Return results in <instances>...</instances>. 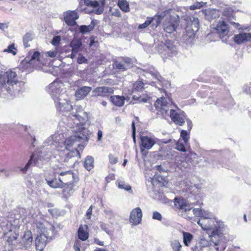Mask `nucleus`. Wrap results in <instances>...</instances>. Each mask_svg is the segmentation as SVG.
Segmentation results:
<instances>
[{
	"label": "nucleus",
	"instance_id": "4d7b16f0",
	"mask_svg": "<svg viewBox=\"0 0 251 251\" xmlns=\"http://www.w3.org/2000/svg\"><path fill=\"white\" fill-rule=\"evenodd\" d=\"M57 135H53L48 139V142L50 145H54V141L56 139Z\"/></svg>",
	"mask_w": 251,
	"mask_h": 251
},
{
	"label": "nucleus",
	"instance_id": "c9c22d12",
	"mask_svg": "<svg viewBox=\"0 0 251 251\" xmlns=\"http://www.w3.org/2000/svg\"><path fill=\"white\" fill-rule=\"evenodd\" d=\"M118 6H119V7L120 8V9L122 11H123L125 12L129 11V10H130L129 6V4L127 1L125 0H119L118 1Z\"/></svg>",
	"mask_w": 251,
	"mask_h": 251
},
{
	"label": "nucleus",
	"instance_id": "6e6552de",
	"mask_svg": "<svg viewBox=\"0 0 251 251\" xmlns=\"http://www.w3.org/2000/svg\"><path fill=\"white\" fill-rule=\"evenodd\" d=\"M231 15V14H228L227 13L226 11H225L223 13V16H224L223 20L222 21H219L215 27L217 33L221 37L226 36L229 32V27L226 21H230Z\"/></svg>",
	"mask_w": 251,
	"mask_h": 251
},
{
	"label": "nucleus",
	"instance_id": "774afa93",
	"mask_svg": "<svg viewBox=\"0 0 251 251\" xmlns=\"http://www.w3.org/2000/svg\"><path fill=\"white\" fill-rule=\"evenodd\" d=\"M132 136L134 141H135V123L134 122L132 123Z\"/></svg>",
	"mask_w": 251,
	"mask_h": 251
},
{
	"label": "nucleus",
	"instance_id": "473e14b6",
	"mask_svg": "<svg viewBox=\"0 0 251 251\" xmlns=\"http://www.w3.org/2000/svg\"><path fill=\"white\" fill-rule=\"evenodd\" d=\"M84 166L88 171H90L94 167L93 158L88 156L84 161Z\"/></svg>",
	"mask_w": 251,
	"mask_h": 251
},
{
	"label": "nucleus",
	"instance_id": "864d4df0",
	"mask_svg": "<svg viewBox=\"0 0 251 251\" xmlns=\"http://www.w3.org/2000/svg\"><path fill=\"white\" fill-rule=\"evenodd\" d=\"M109 162L112 164H115L118 162V158L114 156L112 154L109 155Z\"/></svg>",
	"mask_w": 251,
	"mask_h": 251
},
{
	"label": "nucleus",
	"instance_id": "4468645a",
	"mask_svg": "<svg viewBox=\"0 0 251 251\" xmlns=\"http://www.w3.org/2000/svg\"><path fill=\"white\" fill-rule=\"evenodd\" d=\"M85 4L93 7V11L97 14H101L104 10V0H85Z\"/></svg>",
	"mask_w": 251,
	"mask_h": 251
},
{
	"label": "nucleus",
	"instance_id": "a19ab883",
	"mask_svg": "<svg viewBox=\"0 0 251 251\" xmlns=\"http://www.w3.org/2000/svg\"><path fill=\"white\" fill-rule=\"evenodd\" d=\"M4 52H7L15 55L17 54V49L15 48L14 44H12L10 45L7 49H5Z\"/></svg>",
	"mask_w": 251,
	"mask_h": 251
},
{
	"label": "nucleus",
	"instance_id": "7c9ffc66",
	"mask_svg": "<svg viewBox=\"0 0 251 251\" xmlns=\"http://www.w3.org/2000/svg\"><path fill=\"white\" fill-rule=\"evenodd\" d=\"M210 236V235L208 236V238L203 237H201L199 242L200 246H201L202 248L207 247L211 246L212 244L215 246L214 243L212 241Z\"/></svg>",
	"mask_w": 251,
	"mask_h": 251
},
{
	"label": "nucleus",
	"instance_id": "9b49d317",
	"mask_svg": "<svg viewBox=\"0 0 251 251\" xmlns=\"http://www.w3.org/2000/svg\"><path fill=\"white\" fill-rule=\"evenodd\" d=\"M142 211L140 207L134 208L130 212L129 221L134 226L141 223L142 218Z\"/></svg>",
	"mask_w": 251,
	"mask_h": 251
},
{
	"label": "nucleus",
	"instance_id": "603ef678",
	"mask_svg": "<svg viewBox=\"0 0 251 251\" xmlns=\"http://www.w3.org/2000/svg\"><path fill=\"white\" fill-rule=\"evenodd\" d=\"M61 40V38L59 36H56L54 37L51 41V44L54 46L58 45Z\"/></svg>",
	"mask_w": 251,
	"mask_h": 251
},
{
	"label": "nucleus",
	"instance_id": "3c124183",
	"mask_svg": "<svg viewBox=\"0 0 251 251\" xmlns=\"http://www.w3.org/2000/svg\"><path fill=\"white\" fill-rule=\"evenodd\" d=\"M210 217H212L211 213L207 211L201 210V219H207Z\"/></svg>",
	"mask_w": 251,
	"mask_h": 251
},
{
	"label": "nucleus",
	"instance_id": "72a5a7b5",
	"mask_svg": "<svg viewBox=\"0 0 251 251\" xmlns=\"http://www.w3.org/2000/svg\"><path fill=\"white\" fill-rule=\"evenodd\" d=\"M34 36L31 33H26L24 36L23 37V43L25 48H26L30 46L29 44H28V42L31 41L33 39Z\"/></svg>",
	"mask_w": 251,
	"mask_h": 251
},
{
	"label": "nucleus",
	"instance_id": "f03ea898",
	"mask_svg": "<svg viewBox=\"0 0 251 251\" xmlns=\"http://www.w3.org/2000/svg\"><path fill=\"white\" fill-rule=\"evenodd\" d=\"M203 230H212L210 238L215 245H218L222 241L225 228L223 222L212 217L207 219H200L197 222Z\"/></svg>",
	"mask_w": 251,
	"mask_h": 251
},
{
	"label": "nucleus",
	"instance_id": "f257e3e1",
	"mask_svg": "<svg viewBox=\"0 0 251 251\" xmlns=\"http://www.w3.org/2000/svg\"><path fill=\"white\" fill-rule=\"evenodd\" d=\"M49 92L58 110L70 112L68 116L73 121V124H75V122L84 124L87 120V114L82 107L79 105L73 107L67 100V96L65 94L64 85L60 80H56L52 82L49 87Z\"/></svg>",
	"mask_w": 251,
	"mask_h": 251
},
{
	"label": "nucleus",
	"instance_id": "b1692460",
	"mask_svg": "<svg viewBox=\"0 0 251 251\" xmlns=\"http://www.w3.org/2000/svg\"><path fill=\"white\" fill-rule=\"evenodd\" d=\"M91 90L92 88L91 87L83 86L75 92V95L77 98L81 99L86 97Z\"/></svg>",
	"mask_w": 251,
	"mask_h": 251
},
{
	"label": "nucleus",
	"instance_id": "f704fd0d",
	"mask_svg": "<svg viewBox=\"0 0 251 251\" xmlns=\"http://www.w3.org/2000/svg\"><path fill=\"white\" fill-rule=\"evenodd\" d=\"M183 240L184 245L186 246H189L193 238V235L190 233L183 232Z\"/></svg>",
	"mask_w": 251,
	"mask_h": 251
},
{
	"label": "nucleus",
	"instance_id": "393cba45",
	"mask_svg": "<svg viewBox=\"0 0 251 251\" xmlns=\"http://www.w3.org/2000/svg\"><path fill=\"white\" fill-rule=\"evenodd\" d=\"M45 179L47 184L51 188H62V183L59 181V178L57 179L55 176L53 178H50L49 176H47Z\"/></svg>",
	"mask_w": 251,
	"mask_h": 251
},
{
	"label": "nucleus",
	"instance_id": "1a4fd4ad",
	"mask_svg": "<svg viewBox=\"0 0 251 251\" xmlns=\"http://www.w3.org/2000/svg\"><path fill=\"white\" fill-rule=\"evenodd\" d=\"M155 142L152 138L148 136L141 137V151L142 154L146 155L148 153L147 151L150 150L155 144Z\"/></svg>",
	"mask_w": 251,
	"mask_h": 251
},
{
	"label": "nucleus",
	"instance_id": "cd10ccee",
	"mask_svg": "<svg viewBox=\"0 0 251 251\" xmlns=\"http://www.w3.org/2000/svg\"><path fill=\"white\" fill-rule=\"evenodd\" d=\"M37 227L39 230V232L42 235H45V234L50 235V232H51V233H52L53 232V227L52 226H51L50 228L49 229L46 227L43 224L39 223L37 224Z\"/></svg>",
	"mask_w": 251,
	"mask_h": 251
},
{
	"label": "nucleus",
	"instance_id": "79ce46f5",
	"mask_svg": "<svg viewBox=\"0 0 251 251\" xmlns=\"http://www.w3.org/2000/svg\"><path fill=\"white\" fill-rule=\"evenodd\" d=\"M40 54L38 51H35L29 60V63L32 64L39 60Z\"/></svg>",
	"mask_w": 251,
	"mask_h": 251
},
{
	"label": "nucleus",
	"instance_id": "39448f33",
	"mask_svg": "<svg viewBox=\"0 0 251 251\" xmlns=\"http://www.w3.org/2000/svg\"><path fill=\"white\" fill-rule=\"evenodd\" d=\"M161 16H165L163 27L166 32L172 33L176 29L179 23V17L172 9L165 10Z\"/></svg>",
	"mask_w": 251,
	"mask_h": 251
},
{
	"label": "nucleus",
	"instance_id": "20e7f679",
	"mask_svg": "<svg viewBox=\"0 0 251 251\" xmlns=\"http://www.w3.org/2000/svg\"><path fill=\"white\" fill-rule=\"evenodd\" d=\"M24 83L19 81L17 74L8 71L0 75V88L4 87L9 92H19L23 91Z\"/></svg>",
	"mask_w": 251,
	"mask_h": 251
},
{
	"label": "nucleus",
	"instance_id": "5fc2aeb1",
	"mask_svg": "<svg viewBox=\"0 0 251 251\" xmlns=\"http://www.w3.org/2000/svg\"><path fill=\"white\" fill-rule=\"evenodd\" d=\"M110 12L111 13V15L117 17H120L121 16V13L120 10L118 9L115 8L110 10Z\"/></svg>",
	"mask_w": 251,
	"mask_h": 251
},
{
	"label": "nucleus",
	"instance_id": "f3484780",
	"mask_svg": "<svg viewBox=\"0 0 251 251\" xmlns=\"http://www.w3.org/2000/svg\"><path fill=\"white\" fill-rule=\"evenodd\" d=\"M50 237L49 234H45L42 235L40 234L39 235L37 236L35 239V245L36 248L37 250L42 251L46 246L47 239Z\"/></svg>",
	"mask_w": 251,
	"mask_h": 251
},
{
	"label": "nucleus",
	"instance_id": "0e129e2a",
	"mask_svg": "<svg viewBox=\"0 0 251 251\" xmlns=\"http://www.w3.org/2000/svg\"><path fill=\"white\" fill-rule=\"evenodd\" d=\"M57 53L56 50H52L48 51L46 53L50 57H55L57 55Z\"/></svg>",
	"mask_w": 251,
	"mask_h": 251
},
{
	"label": "nucleus",
	"instance_id": "680f3d73",
	"mask_svg": "<svg viewBox=\"0 0 251 251\" xmlns=\"http://www.w3.org/2000/svg\"><path fill=\"white\" fill-rule=\"evenodd\" d=\"M92 205L90 206L89 208L87 210L86 213V218L88 219H90L91 218V216L92 215Z\"/></svg>",
	"mask_w": 251,
	"mask_h": 251
},
{
	"label": "nucleus",
	"instance_id": "dca6fc26",
	"mask_svg": "<svg viewBox=\"0 0 251 251\" xmlns=\"http://www.w3.org/2000/svg\"><path fill=\"white\" fill-rule=\"evenodd\" d=\"M42 153H41V154H39L38 152H34L31 155L30 159L26 164L25 167L24 168L21 169V171L23 173H25L29 166L32 164L35 165L39 166V160H41L43 158V156L42 155Z\"/></svg>",
	"mask_w": 251,
	"mask_h": 251
},
{
	"label": "nucleus",
	"instance_id": "ea45409f",
	"mask_svg": "<svg viewBox=\"0 0 251 251\" xmlns=\"http://www.w3.org/2000/svg\"><path fill=\"white\" fill-rule=\"evenodd\" d=\"M176 149L179 151H181L183 152L186 151V149L185 146L187 145H185V143L182 142L181 140H179L176 144Z\"/></svg>",
	"mask_w": 251,
	"mask_h": 251
},
{
	"label": "nucleus",
	"instance_id": "37998d69",
	"mask_svg": "<svg viewBox=\"0 0 251 251\" xmlns=\"http://www.w3.org/2000/svg\"><path fill=\"white\" fill-rule=\"evenodd\" d=\"M78 153V151L76 149H75V151H69L66 154V156L64 159V161L67 162L69 159L72 158Z\"/></svg>",
	"mask_w": 251,
	"mask_h": 251
},
{
	"label": "nucleus",
	"instance_id": "49530a36",
	"mask_svg": "<svg viewBox=\"0 0 251 251\" xmlns=\"http://www.w3.org/2000/svg\"><path fill=\"white\" fill-rule=\"evenodd\" d=\"M118 187L120 189H125L126 191H129L131 189V186L130 185L125 184V182L123 181L119 182Z\"/></svg>",
	"mask_w": 251,
	"mask_h": 251
},
{
	"label": "nucleus",
	"instance_id": "2f4dec72",
	"mask_svg": "<svg viewBox=\"0 0 251 251\" xmlns=\"http://www.w3.org/2000/svg\"><path fill=\"white\" fill-rule=\"evenodd\" d=\"M162 13L160 15H156L153 18H149V20H151V26L152 28L156 27L160 23L162 20L164 19L165 16H161Z\"/></svg>",
	"mask_w": 251,
	"mask_h": 251
},
{
	"label": "nucleus",
	"instance_id": "bb28decb",
	"mask_svg": "<svg viewBox=\"0 0 251 251\" xmlns=\"http://www.w3.org/2000/svg\"><path fill=\"white\" fill-rule=\"evenodd\" d=\"M82 46V42L80 39L74 38L70 44V46L72 50L75 51H78Z\"/></svg>",
	"mask_w": 251,
	"mask_h": 251
},
{
	"label": "nucleus",
	"instance_id": "69168bd1",
	"mask_svg": "<svg viewBox=\"0 0 251 251\" xmlns=\"http://www.w3.org/2000/svg\"><path fill=\"white\" fill-rule=\"evenodd\" d=\"M153 169L157 170L160 173L166 172V170L164 168H163L161 165L155 166L153 168Z\"/></svg>",
	"mask_w": 251,
	"mask_h": 251
},
{
	"label": "nucleus",
	"instance_id": "ddd939ff",
	"mask_svg": "<svg viewBox=\"0 0 251 251\" xmlns=\"http://www.w3.org/2000/svg\"><path fill=\"white\" fill-rule=\"evenodd\" d=\"M78 18L79 15L76 10H69L64 12V21L68 25H75L76 24L75 20Z\"/></svg>",
	"mask_w": 251,
	"mask_h": 251
},
{
	"label": "nucleus",
	"instance_id": "a211bd4d",
	"mask_svg": "<svg viewBox=\"0 0 251 251\" xmlns=\"http://www.w3.org/2000/svg\"><path fill=\"white\" fill-rule=\"evenodd\" d=\"M175 204L179 209L187 212L192 209V205L183 199H175Z\"/></svg>",
	"mask_w": 251,
	"mask_h": 251
},
{
	"label": "nucleus",
	"instance_id": "bf43d9fd",
	"mask_svg": "<svg viewBox=\"0 0 251 251\" xmlns=\"http://www.w3.org/2000/svg\"><path fill=\"white\" fill-rule=\"evenodd\" d=\"M87 61V60L83 56L79 55L77 58V62L79 64L86 63Z\"/></svg>",
	"mask_w": 251,
	"mask_h": 251
},
{
	"label": "nucleus",
	"instance_id": "58836bf2",
	"mask_svg": "<svg viewBox=\"0 0 251 251\" xmlns=\"http://www.w3.org/2000/svg\"><path fill=\"white\" fill-rule=\"evenodd\" d=\"M180 137L182 139L185 145L188 144V141L190 138V135L186 130H182L180 133Z\"/></svg>",
	"mask_w": 251,
	"mask_h": 251
},
{
	"label": "nucleus",
	"instance_id": "c85d7f7f",
	"mask_svg": "<svg viewBox=\"0 0 251 251\" xmlns=\"http://www.w3.org/2000/svg\"><path fill=\"white\" fill-rule=\"evenodd\" d=\"M125 97L119 96H112L110 97L111 101L117 106H122L125 103Z\"/></svg>",
	"mask_w": 251,
	"mask_h": 251
},
{
	"label": "nucleus",
	"instance_id": "423d86ee",
	"mask_svg": "<svg viewBox=\"0 0 251 251\" xmlns=\"http://www.w3.org/2000/svg\"><path fill=\"white\" fill-rule=\"evenodd\" d=\"M55 175L59 176V181L62 183V187L68 188L72 191L74 187V181L75 180V174L70 171H63L61 168L55 169L54 171Z\"/></svg>",
	"mask_w": 251,
	"mask_h": 251
},
{
	"label": "nucleus",
	"instance_id": "7ed1b4c3",
	"mask_svg": "<svg viewBox=\"0 0 251 251\" xmlns=\"http://www.w3.org/2000/svg\"><path fill=\"white\" fill-rule=\"evenodd\" d=\"M84 124L78 122L73 124L71 121L69 123V126L73 129L72 131L74 134L67 138L64 141V144L66 150H69L74 145L78 142L85 143L88 141L89 130L84 126Z\"/></svg>",
	"mask_w": 251,
	"mask_h": 251
},
{
	"label": "nucleus",
	"instance_id": "6e6d98bb",
	"mask_svg": "<svg viewBox=\"0 0 251 251\" xmlns=\"http://www.w3.org/2000/svg\"><path fill=\"white\" fill-rule=\"evenodd\" d=\"M152 219L154 220L161 221L162 220V216L158 212L155 211L153 213Z\"/></svg>",
	"mask_w": 251,
	"mask_h": 251
},
{
	"label": "nucleus",
	"instance_id": "2eb2a0df",
	"mask_svg": "<svg viewBox=\"0 0 251 251\" xmlns=\"http://www.w3.org/2000/svg\"><path fill=\"white\" fill-rule=\"evenodd\" d=\"M113 88L105 86L99 87L93 90V93L95 97H107L109 94H113Z\"/></svg>",
	"mask_w": 251,
	"mask_h": 251
},
{
	"label": "nucleus",
	"instance_id": "338daca9",
	"mask_svg": "<svg viewBox=\"0 0 251 251\" xmlns=\"http://www.w3.org/2000/svg\"><path fill=\"white\" fill-rule=\"evenodd\" d=\"M8 27L7 23H0V29L4 30L7 29Z\"/></svg>",
	"mask_w": 251,
	"mask_h": 251
},
{
	"label": "nucleus",
	"instance_id": "f8f14e48",
	"mask_svg": "<svg viewBox=\"0 0 251 251\" xmlns=\"http://www.w3.org/2000/svg\"><path fill=\"white\" fill-rule=\"evenodd\" d=\"M154 106L162 113L163 116L168 115V112L169 108L168 102L164 98L161 97L158 99L154 103Z\"/></svg>",
	"mask_w": 251,
	"mask_h": 251
},
{
	"label": "nucleus",
	"instance_id": "a878e982",
	"mask_svg": "<svg viewBox=\"0 0 251 251\" xmlns=\"http://www.w3.org/2000/svg\"><path fill=\"white\" fill-rule=\"evenodd\" d=\"M88 226L85 225L83 226H81L78 230V238L82 240H86L88 238V232H87Z\"/></svg>",
	"mask_w": 251,
	"mask_h": 251
},
{
	"label": "nucleus",
	"instance_id": "412c9836",
	"mask_svg": "<svg viewBox=\"0 0 251 251\" xmlns=\"http://www.w3.org/2000/svg\"><path fill=\"white\" fill-rule=\"evenodd\" d=\"M32 232L29 230L25 231L21 240L22 245L23 247L25 248L30 247L32 245Z\"/></svg>",
	"mask_w": 251,
	"mask_h": 251
},
{
	"label": "nucleus",
	"instance_id": "aec40b11",
	"mask_svg": "<svg viewBox=\"0 0 251 251\" xmlns=\"http://www.w3.org/2000/svg\"><path fill=\"white\" fill-rule=\"evenodd\" d=\"M143 70L145 73L144 75L146 77L149 78L150 76L151 75L153 78L157 79L159 81H162V77L152 66L146 67L143 69Z\"/></svg>",
	"mask_w": 251,
	"mask_h": 251
},
{
	"label": "nucleus",
	"instance_id": "e433bc0d",
	"mask_svg": "<svg viewBox=\"0 0 251 251\" xmlns=\"http://www.w3.org/2000/svg\"><path fill=\"white\" fill-rule=\"evenodd\" d=\"M170 245L173 251H181L182 246L178 240L172 241Z\"/></svg>",
	"mask_w": 251,
	"mask_h": 251
},
{
	"label": "nucleus",
	"instance_id": "052dcab7",
	"mask_svg": "<svg viewBox=\"0 0 251 251\" xmlns=\"http://www.w3.org/2000/svg\"><path fill=\"white\" fill-rule=\"evenodd\" d=\"M192 251H201L202 247L200 246L199 243L196 244L195 246H192L191 248Z\"/></svg>",
	"mask_w": 251,
	"mask_h": 251
},
{
	"label": "nucleus",
	"instance_id": "de8ad7c7",
	"mask_svg": "<svg viewBox=\"0 0 251 251\" xmlns=\"http://www.w3.org/2000/svg\"><path fill=\"white\" fill-rule=\"evenodd\" d=\"M209 15L211 16V19H216L219 16V11L217 9L211 10L209 11Z\"/></svg>",
	"mask_w": 251,
	"mask_h": 251
},
{
	"label": "nucleus",
	"instance_id": "8fccbe9b",
	"mask_svg": "<svg viewBox=\"0 0 251 251\" xmlns=\"http://www.w3.org/2000/svg\"><path fill=\"white\" fill-rule=\"evenodd\" d=\"M204 5V2H197L194 3L193 5L190 6V9L191 10H195L196 9H200Z\"/></svg>",
	"mask_w": 251,
	"mask_h": 251
},
{
	"label": "nucleus",
	"instance_id": "6ab92c4d",
	"mask_svg": "<svg viewBox=\"0 0 251 251\" xmlns=\"http://www.w3.org/2000/svg\"><path fill=\"white\" fill-rule=\"evenodd\" d=\"M183 113V111L178 113L175 110L171 109L170 116L172 120L176 124L181 126L184 123V119L182 116Z\"/></svg>",
	"mask_w": 251,
	"mask_h": 251
},
{
	"label": "nucleus",
	"instance_id": "4c0bfd02",
	"mask_svg": "<svg viewBox=\"0 0 251 251\" xmlns=\"http://www.w3.org/2000/svg\"><path fill=\"white\" fill-rule=\"evenodd\" d=\"M144 83L142 81H137L133 85V93L142 91L144 89Z\"/></svg>",
	"mask_w": 251,
	"mask_h": 251
},
{
	"label": "nucleus",
	"instance_id": "a18cd8bd",
	"mask_svg": "<svg viewBox=\"0 0 251 251\" xmlns=\"http://www.w3.org/2000/svg\"><path fill=\"white\" fill-rule=\"evenodd\" d=\"M48 211L53 217L57 218L60 215V212L56 208H50Z\"/></svg>",
	"mask_w": 251,
	"mask_h": 251
},
{
	"label": "nucleus",
	"instance_id": "0eeeda50",
	"mask_svg": "<svg viewBox=\"0 0 251 251\" xmlns=\"http://www.w3.org/2000/svg\"><path fill=\"white\" fill-rule=\"evenodd\" d=\"M199 29V20L196 17L190 19V22L188 23L183 33V39L186 41L195 37L196 33Z\"/></svg>",
	"mask_w": 251,
	"mask_h": 251
},
{
	"label": "nucleus",
	"instance_id": "c756f323",
	"mask_svg": "<svg viewBox=\"0 0 251 251\" xmlns=\"http://www.w3.org/2000/svg\"><path fill=\"white\" fill-rule=\"evenodd\" d=\"M96 25L95 23L94 20H92L90 24L88 25H83L80 26L79 31L82 34H85L92 31Z\"/></svg>",
	"mask_w": 251,
	"mask_h": 251
},
{
	"label": "nucleus",
	"instance_id": "13d9d810",
	"mask_svg": "<svg viewBox=\"0 0 251 251\" xmlns=\"http://www.w3.org/2000/svg\"><path fill=\"white\" fill-rule=\"evenodd\" d=\"M201 208H194L193 210V212L194 215L195 216L199 217L201 218Z\"/></svg>",
	"mask_w": 251,
	"mask_h": 251
},
{
	"label": "nucleus",
	"instance_id": "e2e57ef3",
	"mask_svg": "<svg viewBox=\"0 0 251 251\" xmlns=\"http://www.w3.org/2000/svg\"><path fill=\"white\" fill-rule=\"evenodd\" d=\"M243 92L247 94H250L251 92V85H245L243 88Z\"/></svg>",
	"mask_w": 251,
	"mask_h": 251
},
{
	"label": "nucleus",
	"instance_id": "c03bdc74",
	"mask_svg": "<svg viewBox=\"0 0 251 251\" xmlns=\"http://www.w3.org/2000/svg\"><path fill=\"white\" fill-rule=\"evenodd\" d=\"M113 67L116 69L121 70L123 71L126 70V66L117 61L114 62Z\"/></svg>",
	"mask_w": 251,
	"mask_h": 251
},
{
	"label": "nucleus",
	"instance_id": "9d476101",
	"mask_svg": "<svg viewBox=\"0 0 251 251\" xmlns=\"http://www.w3.org/2000/svg\"><path fill=\"white\" fill-rule=\"evenodd\" d=\"M5 220L6 223L5 222H2L0 225L5 234H7L8 232H11L18 227L19 220L18 219H13L12 218H11L10 219H8Z\"/></svg>",
	"mask_w": 251,
	"mask_h": 251
},
{
	"label": "nucleus",
	"instance_id": "09e8293b",
	"mask_svg": "<svg viewBox=\"0 0 251 251\" xmlns=\"http://www.w3.org/2000/svg\"><path fill=\"white\" fill-rule=\"evenodd\" d=\"M151 20H149V17L147 18V20L145 21V22L142 24L139 25L138 26L139 29H144L148 27L149 25L151 24Z\"/></svg>",
	"mask_w": 251,
	"mask_h": 251
},
{
	"label": "nucleus",
	"instance_id": "5701e85b",
	"mask_svg": "<svg viewBox=\"0 0 251 251\" xmlns=\"http://www.w3.org/2000/svg\"><path fill=\"white\" fill-rule=\"evenodd\" d=\"M251 39V33H242L234 36V41L238 44L249 41Z\"/></svg>",
	"mask_w": 251,
	"mask_h": 251
},
{
	"label": "nucleus",
	"instance_id": "4be33fe9",
	"mask_svg": "<svg viewBox=\"0 0 251 251\" xmlns=\"http://www.w3.org/2000/svg\"><path fill=\"white\" fill-rule=\"evenodd\" d=\"M164 50L167 53L168 56L172 57L176 53L177 50L176 46L171 41H166L164 44Z\"/></svg>",
	"mask_w": 251,
	"mask_h": 251
}]
</instances>
